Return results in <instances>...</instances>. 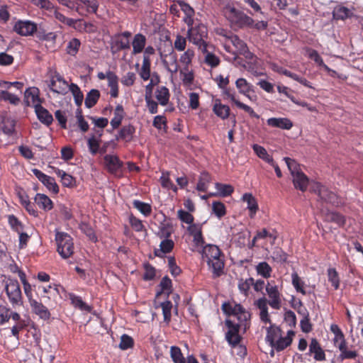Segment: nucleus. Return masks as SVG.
Instances as JSON below:
<instances>
[{
	"label": "nucleus",
	"instance_id": "36",
	"mask_svg": "<svg viewBox=\"0 0 363 363\" xmlns=\"http://www.w3.org/2000/svg\"><path fill=\"white\" fill-rule=\"evenodd\" d=\"M327 275L328 281L331 283L335 290H337L340 288V279L336 269L328 268Z\"/></svg>",
	"mask_w": 363,
	"mask_h": 363
},
{
	"label": "nucleus",
	"instance_id": "42",
	"mask_svg": "<svg viewBox=\"0 0 363 363\" xmlns=\"http://www.w3.org/2000/svg\"><path fill=\"white\" fill-rule=\"evenodd\" d=\"M68 88L74 96L75 104L77 106H80L84 99V95L80 91L79 86L77 84L72 83Z\"/></svg>",
	"mask_w": 363,
	"mask_h": 363
},
{
	"label": "nucleus",
	"instance_id": "59",
	"mask_svg": "<svg viewBox=\"0 0 363 363\" xmlns=\"http://www.w3.org/2000/svg\"><path fill=\"white\" fill-rule=\"evenodd\" d=\"M174 246V242L172 240L164 238L160 245V251L164 254L169 253L173 250Z\"/></svg>",
	"mask_w": 363,
	"mask_h": 363
},
{
	"label": "nucleus",
	"instance_id": "47",
	"mask_svg": "<svg viewBox=\"0 0 363 363\" xmlns=\"http://www.w3.org/2000/svg\"><path fill=\"white\" fill-rule=\"evenodd\" d=\"M162 310V314L164 316V321L169 324V323L171 321V311L172 308V303L170 301H166L160 304Z\"/></svg>",
	"mask_w": 363,
	"mask_h": 363
},
{
	"label": "nucleus",
	"instance_id": "53",
	"mask_svg": "<svg viewBox=\"0 0 363 363\" xmlns=\"http://www.w3.org/2000/svg\"><path fill=\"white\" fill-rule=\"evenodd\" d=\"M194 57V51L191 49H187L180 57L179 61L185 65L187 69L191 64L192 60Z\"/></svg>",
	"mask_w": 363,
	"mask_h": 363
},
{
	"label": "nucleus",
	"instance_id": "21",
	"mask_svg": "<svg viewBox=\"0 0 363 363\" xmlns=\"http://www.w3.org/2000/svg\"><path fill=\"white\" fill-rule=\"evenodd\" d=\"M242 199L247 203V209L249 210V216L253 218L257 213L259 206L256 199L250 193H245L242 195Z\"/></svg>",
	"mask_w": 363,
	"mask_h": 363
},
{
	"label": "nucleus",
	"instance_id": "25",
	"mask_svg": "<svg viewBox=\"0 0 363 363\" xmlns=\"http://www.w3.org/2000/svg\"><path fill=\"white\" fill-rule=\"evenodd\" d=\"M131 33L125 31L122 33L115 35V47L119 49L130 48V37Z\"/></svg>",
	"mask_w": 363,
	"mask_h": 363
},
{
	"label": "nucleus",
	"instance_id": "60",
	"mask_svg": "<svg viewBox=\"0 0 363 363\" xmlns=\"http://www.w3.org/2000/svg\"><path fill=\"white\" fill-rule=\"evenodd\" d=\"M150 83L146 86V89H145V95H147V94H150V95L152 96V90H153V87L158 84L160 83V76L158 75L157 73L156 72H154L152 74V77L150 78Z\"/></svg>",
	"mask_w": 363,
	"mask_h": 363
},
{
	"label": "nucleus",
	"instance_id": "33",
	"mask_svg": "<svg viewBox=\"0 0 363 363\" xmlns=\"http://www.w3.org/2000/svg\"><path fill=\"white\" fill-rule=\"evenodd\" d=\"M325 220L328 222L335 223L339 226H343L346 222L345 216L335 211H328L325 216Z\"/></svg>",
	"mask_w": 363,
	"mask_h": 363
},
{
	"label": "nucleus",
	"instance_id": "37",
	"mask_svg": "<svg viewBox=\"0 0 363 363\" xmlns=\"http://www.w3.org/2000/svg\"><path fill=\"white\" fill-rule=\"evenodd\" d=\"M151 60L150 58L143 57V65L139 72L140 77L144 80L147 81L150 79L151 76L150 72Z\"/></svg>",
	"mask_w": 363,
	"mask_h": 363
},
{
	"label": "nucleus",
	"instance_id": "61",
	"mask_svg": "<svg viewBox=\"0 0 363 363\" xmlns=\"http://www.w3.org/2000/svg\"><path fill=\"white\" fill-rule=\"evenodd\" d=\"M80 44V41L78 39H72L67 46V53L71 55H75L79 50Z\"/></svg>",
	"mask_w": 363,
	"mask_h": 363
},
{
	"label": "nucleus",
	"instance_id": "50",
	"mask_svg": "<svg viewBox=\"0 0 363 363\" xmlns=\"http://www.w3.org/2000/svg\"><path fill=\"white\" fill-rule=\"evenodd\" d=\"M145 101L146 103V107L148 109V111L151 114L157 113L158 111V101H155L152 99V96L150 94L147 95H145Z\"/></svg>",
	"mask_w": 363,
	"mask_h": 363
},
{
	"label": "nucleus",
	"instance_id": "38",
	"mask_svg": "<svg viewBox=\"0 0 363 363\" xmlns=\"http://www.w3.org/2000/svg\"><path fill=\"white\" fill-rule=\"evenodd\" d=\"M235 85L239 92L245 96H249L250 91H252V86L244 78L238 79L235 82Z\"/></svg>",
	"mask_w": 363,
	"mask_h": 363
},
{
	"label": "nucleus",
	"instance_id": "29",
	"mask_svg": "<svg viewBox=\"0 0 363 363\" xmlns=\"http://www.w3.org/2000/svg\"><path fill=\"white\" fill-rule=\"evenodd\" d=\"M309 351L311 353L314 354V359L315 360L323 361L325 359V352L316 339H312L309 345Z\"/></svg>",
	"mask_w": 363,
	"mask_h": 363
},
{
	"label": "nucleus",
	"instance_id": "62",
	"mask_svg": "<svg viewBox=\"0 0 363 363\" xmlns=\"http://www.w3.org/2000/svg\"><path fill=\"white\" fill-rule=\"evenodd\" d=\"M178 218L184 223L189 224L190 225L194 224V216L189 213L182 209H180L177 212Z\"/></svg>",
	"mask_w": 363,
	"mask_h": 363
},
{
	"label": "nucleus",
	"instance_id": "18",
	"mask_svg": "<svg viewBox=\"0 0 363 363\" xmlns=\"http://www.w3.org/2000/svg\"><path fill=\"white\" fill-rule=\"evenodd\" d=\"M213 112L222 120L227 119L230 115V108L228 105L223 104L220 99H216L213 105Z\"/></svg>",
	"mask_w": 363,
	"mask_h": 363
},
{
	"label": "nucleus",
	"instance_id": "9",
	"mask_svg": "<svg viewBox=\"0 0 363 363\" xmlns=\"http://www.w3.org/2000/svg\"><path fill=\"white\" fill-rule=\"evenodd\" d=\"M13 30L21 36L33 35L36 30V23L28 20H18L13 25Z\"/></svg>",
	"mask_w": 363,
	"mask_h": 363
},
{
	"label": "nucleus",
	"instance_id": "22",
	"mask_svg": "<svg viewBox=\"0 0 363 363\" xmlns=\"http://www.w3.org/2000/svg\"><path fill=\"white\" fill-rule=\"evenodd\" d=\"M189 233L193 237V241L197 246L204 243L202 235L201 226L199 224H192L187 228Z\"/></svg>",
	"mask_w": 363,
	"mask_h": 363
},
{
	"label": "nucleus",
	"instance_id": "57",
	"mask_svg": "<svg viewBox=\"0 0 363 363\" xmlns=\"http://www.w3.org/2000/svg\"><path fill=\"white\" fill-rule=\"evenodd\" d=\"M160 286L161 291L157 293V295L161 293L169 294L172 291V280L167 276L164 277L160 283Z\"/></svg>",
	"mask_w": 363,
	"mask_h": 363
},
{
	"label": "nucleus",
	"instance_id": "26",
	"mask_svg": "<svg viewBox=\"0 0 363 363\" xmlns=\"http://www.w3.org/2000/svg\"><path fill=\"white\" fill-rule=\"evenodd\" d=\"M146 41L147 39L144 35L135 34L132 42L133 54L137 55L142 52L145 47Z\"/></svg>",
	"mask_w": 363,
	"mask_h": 363
},
{
	"label": "nucleus",
	"instance_id": "7",
	"mask_svg": "<svg viewBox=\"0 0 363 363\" xmlns=\"http://www.w3.org/2000/svg\"><path fill=\"white\" fill-rule=\"evenodd\" d=\"M55 240L57 245V252L60 256L67 259L74 252L72 238L66 233L56 232Z\"/></svg>",
	"mask_w": 363,
	"mask_h": 363
},
{
	"label": "nucleus",
	"instance_id": "28",
	"mask_svg": "<svg viewBox=\"0 0 363 363\" xmlns=\"http://www.w3.org/2000/svg\"><path fill=\"white\" fill-rule=\"evenodd\" d=\"M155 98L161 106H166L169 103L170 94L169 89L164 86H157L155 92Z\"/></svg>",
	"mask_w": 363,
	"mask_h": 363
},
{
	"label": "nucleus",
	"instance_id": "14",
	"mask_svg": "<svg viewBox=\"0 0 363 363\" xmlns=\"http://www.w3.org/2000/svg\"><path fill=\"white\" fill-rule=\"evenodd\" d=\"M25 103L26 106H33L35 109L38 104H41L42 101L39 97V89L36 87H30L27 89L24 94Z\"/></svg>",
	"mask_w": 363,
	"mask_h": 363
},
{
	"label": "nucleus",
	"instance_id": "24",
	"mask_svg": "<svg viewBox=\"0 0 363 363\" xmlns=\"http://www.w3.org/2000/svg\"><path fill=\"white\" fill-rule=\"evenodd\" d=\"M280 335H282L281 328L274 324H271V325L267 328L265 339L266 341L269 342V345L272 347V345L274 344Z\"/></svg>",
	"mask_w": 363,
	"mask_h": 363
},
{
	"label": "nucleus",
	"instance_id": "10",
	"mask_svg": "<svg viewBox=\"0 0 363 363\" xmlns=\"http://www.w3.org/2000/svg\"><path fill=\"white\" fill-rule=\"evenodd\" d=\"M69 86L64 78L57 72L52 76L50 83L49 84V87L52 91L62 95L67 94Z\"/></svg>",
	"mask_w": 363,
	"mask_h": 363
},
{
	"label": "nucleus",
	"instance_id": "48",
	"mask_svg": "<svg viewBox=\"0 0 363 363\" xmlns=\"http://www.w3.org/2000/svg\"><path fill=\"white\" fill-rule=\"evenodd\" d=\"M232 44L235 47L238 51L240 53H245L247 50L246 43L239 38L238 35H232L229 38Z\"/></svg>",
	"mask_w": 363,
	"mask_h": 363
},
{
	"label": "nucleus",
	"instance_id": "4",
	"mask_svg": "<svg viewBox=\"0 0 363 363\" xmlns=\"http://www.w3.org/2000/svg\"><path fill=\"white\" fill-rule=\"evenodd\" d=\"M187 37L189 42L198 46L200 50H206V46L210 45L206 41L208 37L207 27L203 23H194L188 26Z\"/></svg>",
	"mask_w": 363,
	"mask_h": 363
},
{
	"label": "nucleus",
	"instance_id": "58",
	"mask_svg": "<svg viewBox=\"0 0 363 363\" xmlns=\"http://www.w3.org/2000/svg\"><path fill=\"white\" fill-rule=\"evenodd\" d=\"M98 77L100 79H104L106 78L108 79V85L111 87L109 94L111 97H113V74L110 71L106 73L99 72Z\"/></svg>",
	"mask_w": 363,
	"mask_h": 363
},
{
	"label": "nucleus",
	"instance_id": "52",
	"mask_svg": "<svg viewBox=\"0 0 363 363\" xmlns=\"http://www.w3.org/2000/svg\"><path fill=\"white\" fill-rule=\"evenodd\" d=\"M212 209L215 215L219 218L226 214L225 206L220 201H213L212 203Z\"/></svg>",
	"mask_w": 363,
	"mask_h": 363
},
{
	"label": "nucleus",
	"instance_id": "41",
	"mask_svg": "<svg viewBox=\"0 0 363 363\" xmlns=\"http://www.w3.org/2000/svg\"><path fill=\"white\" fill-rule=\"evenodd\" d=\"M256 271L259 275L267 279L271 277L272 269L267 262H262L256 266Z\"/></svg>",
	"mask_w": 363,
	"mask_h": 363
},
{
	"label": "nucleus",
	"instance_id": "31",
	"mask_svg": "<svg viewBox=\"0 0 363 363\" xmlns=\"http://www.w3.org/2000/svg\"><path fill=\"white\" fill-rule=\"evenodd\" d=\"M211 176L209 173L203 172L201 174L197 185L196 190L199 191L206 192L209 184L211 182Z\"/></svg>",
	"mask_w": 363,
	"mask_h": 363
},
{
	"label": "nucleus",
	"instance_id": "44",
	"mask_svg": "<svg viewBox=\"0 0 363 363\" xmlns=\"http://www.w3.org/2000/svg\"><path fill=\"white\" fill-rule=\"evenodd\" d=\"M169 172H162V176L160 179L161 185L163 188H165L168 190H172L174 192L177 191V187L174 184L172 181L169 177Z\"/></svg>",
	"mask_w": 363,
	"mask_h": 363
},
{
	"label": "nucleus",
	"instance_id": "49",
	"mask_svg": "<svg viewBox=\"0 0 363 363\" xmlns=\"http://www.w3.org/2000/svg\"><path fill=\"white\" fill-rule=\"evenodd\" d=\"M253 284L254 279L252 277H250L245 280L240 279L238 283V289L242 294L247 296L248 295L249 290Z\"/></svg>",
	"mask_w": 363,
	"mask_h": 363
},
{
	"label": "nucleus",
	"instance_id": "51",
	"mask_svg": "<svg viewBox=\"0 0 363 363\" xmlns=\"http://www.w3.org/2000/svg\"><path fill=\"white\" fill-rule=\"evenodd\" d=\"M255 235H257V238H258L259 240L265 239L266 238H272V244H274L277 238V234L276 231L273 230V232L271 233L266 228H262L259 230H257Z\"/></svg>",
	"mask_w": 363,
	"mask_h": 363
},
{
	"label": "nucleus",
	"instance_id": "27",
	"mask_svg": "<svg viewBox=\"0 0 363 363\" xmlns=\"http://www.w3.org/2000/svg\"><path fill=\"white\" fill-rule=\"evenodd\" d=\"M38 105V106H36V108L35 109L38 118L41 123L45 125H50L53 121L52 116L49 113V111L46 108L43 107L41 104Z\"/></svg>",
	"mask_w": 363,
	"mask_h": 363
},
{
	"label": "nucleus",
	"instance_id": "64",
	"mask_svg": "<svg viewBox=\"0 0 363 363\" xmlns=\"http://www.w3.org/2000/svg\"><path fill=\"white\" fill-rule=\"evenodd\" d=\"M125 115L123 106L118 105L115 108V129L118 128L121 124L122 120Z\"/></svg>",
	"mask_w": 363,
	"mask_h": 363
},
{
	"label": "nucleus",
	"instance_id": "43",
	"mask_svg": "<svg viewBox=\"0 0 363 363\" xmlns=\"http://www.w3.org/2000/svg\"><path fill=\"white\" fill-rule=\"evenodd\" d=\"M172 233V225L170 223H161L157 235L160 238H169Z\"/></svg>",
	"mask_w": 363,
	"mask_h": 363
},
{
	"label": "nucleus",
	"instance_id": "35",
	"mask_svg": "<svg viewBox=\"0 0 363 363\" xmlns=\"http://www.w3.org/2000/svg\"><path fill=\"white\" fill-rule=\"evenodd\" d=\"M133 206L145 217L150 216L152 213V206L150 203L143 202L140 200H133Z\"/></svg>",
	"mask_w": 363,
	"mask_h": 363
},
{
	"label": "nucleus",
	"instance_id": "39",
	"mask_svg": "<svg viewBox=\"0 0 363 363\" xmlns=\"http://www.w3.org/2000/svg\"><path fill=\"white\" fill-rule=\"evenodd\" d=\"M99 96L100 93L99 90L94 89L90 90L85 98V106L89 108L93 107L97 103Z\"/></svg>",
	"mask_w": 363,
	"mask_h": 363
},
{
	"label": "nucleus",
	"instance_id": "23",
	"mask_svg": "<svg viewBox=\"0 0 363 363\" xmlns=\"http://www.w3.org/2000/svg\"><path fill=\"white\" fill-rule=\"evenodd\" d=\"M16 121L8 116H2L0 121V129L6 135H11L14 132Z\"/></svg>",
	"mask_w": 363,
	"mask_h": 363
},
{
	"label": "nucleus",
	"instance_id": "12",
	"mask_svg": "<svg viewBox=\"0 0 363 363\" xmlns=\"http://www.w3.org/2000/svg\"><path fill=\"white\" fill-rule=\"evenodd\" d=\"M223 89V93L225 95V96L228 99H230L232 102H233L238 108L244 110L245 112L249 113V115L252 118H259V116L255 112V111L249 106L240 102V101L237 100L235 96V92L233 91L230 88H228L227 86L225 87Z\"/></svg>",
	"mask_w": 363,
	"mask_h": 363
},
{
	"label": "nucleus",
	"instance_id": "32",
	"mask_svg": "<svg viewBox=\"0 0 363 363\" xmlns=\"http://www.w3.org/2000/svg\"><path fill=\"white\" fill-rule=\"evenodd\" d=\"M352 12L345 6H337L333 11V18L335 20H345L352 16Z\"/></svg>",
	"mask_w": 363,
	"mask_h": 363
},
{
	"label": "nucleus",
	"instance_id": "45",
	"mask_svg": "<svg viewBox=\"0 0 363 363\" xmlns=\"http://www.w3.org/2000/svg\"><path fill=\"white\" fill-rule=\"evenodd\" d=\"M215 187L218 191L219 195L223 197L230 196L234 191V188L230 184L216 182L215 184Z\"/></svg>",
	"mask_w": 363,
	"mask_h": 363
},
{
	"label": "nucleus",
	"instance_id": "34",
	"mask_svg": "<svg viewBox=\"0 0 363 363\" xmlns=\"http://www.w3.org/2000/svg\"><path fill=\"white\" fill-rule=\"evenodd\" d=\"M291 283L296 291L302 295L306 294L305 289V282L300 278L297 272H294L291 274Z\"/></svg>",
	"mask_w": 363,
	"mask_h": 363
},
{
	"label": "nucleus",
	"instance_id": "54",
	"mask_svg": "<svg viewBox=\"0 0 363 363\" xmlns=\"http://www.w3.org/2000/svg\"><path fill=\"white\" fill-rule=\"evenodd\" d=\"M134 345V340L133 339L128 335H123L121 337V342L119 344V348L122 350H126L128 349L132 348Z\"/></svg>",
	"mask_w": 363,
	"mask_h": 363
},
{
	"label": "nucleus",
	"instance_id": "55",
	"mask_svg": "<svg viewBox=\"0 0 363 363\" xmlns=\"http://www.w3.org/2000/svg\"><path fill=\"white\" fill-rule=\"evenodd\" d=\"M167 118L164 115H158L155 116L152 122V125L158 130L167 128Z\"/></svg>",
	"mask_w": 363,
	"mask_h": 363
},
{
	"label": "nucleus",
	"instance_id": "19",
	"mask_svg": "<svg viewBox=\"0 0 363 363\" xmlns=\"http://www.w3.org/2000/svg\"><path fill=\"white\" fill-rule=\"evenodd\" d=\"M30 305L32 311L43 320H48L50 317V313L48 308L43 303L36 300L30 298Z\"/></svg>",
	"mask_w": 363,
	"mask_h": 363
},
{
	"label": "nucleus",
	"instance_id": "11",
	"mask_svg": "<svg viewBox=\"0 0 363 363\" xmlns=\"http://www.w3.org/2000/svg\"><path fill=\"white\" fill-rule=\"evenodd\" d=\"M269 300V305L274 309H279L281 305V294L277 285H272L269 282L265 286Z\"/></svg>",
	"mask_w": 363,
	"mask_h": 363
},
{
	"label": "nucleus",
	"instance_id": "15",
	"mask_svg": "<svg viewBox=\"0 0 363 363\" xmlns=\"http://www.w3.org/2000/svg\"><path fill=\"white\" fill-rule=\"evenodd\" d=\"M214 47L212 45L206 46V50H201L204 54L203 62L211 68L217 67L220 63V58L212 52Z\"/></svg>",
	"mask_w": 363,
	"mask_h": 363
},
{
	"label": "nucleus",
	"instance_id": "63",
	"mask_svg": "<svg viewBox=\"0 0 363 363\" xmlns=\"http://www.w3.org/2000/svg\"><path fill=\"white\" fill-rule=\"evenodd\" d=\"M129 223L131 225V227L136 231V232H141L145 229V226L143 224V222L139 218H136L133 215H130L129 217Z\"/></svg>",
	"mask_w": 363,
	"mask_h": 363
},
{
	"label": "nucleus",
	"instance_id": "40",
	"mask_svg": "<svg viewBox=\"0 0 363 363\" xmlns=\"http://www.w3.org/2000/svg\"><path fill=\"white\" fill-rule=\"evenodd\" d=\"M55 172L61 178V182L65 186L71 187L74 186L75 179L72 176L59 169H57Z\"/></svg>",
	"mask_w": 363,
	"mask_h": 363
},
{
	"label": "nucleus",
	"instance_id": "1",
	"mask_svg": "<svg viewBox=\"0 0 363 363\" xmlns=\"http://www.w3.org/2000/svg\"><path fill=\"white\" fill-rule=\"evenodd\" d=\"M221 309L225 315L235 316L238 320V323L230 319L225 320V325L228 328L225 335V340L232 348H235L242 340V336L239 334L240 328L242 325L246 327V323L250 320L251 315L241 304L235 302H224L221 306Z\"/></svg>",
	"mask_w": 363,
	"mask_h": 363
},
{
	"label": "nucleus",
	"instance_id": "6",
	"mask_svg": "<svg viewBox=\"0 0 363 363\" xmlns=\"http://www.w3.org/2000/svg\"><path fill=\"white\" fill-rule=\"evenodd\" d=\"M284 160L293 177L294 187L302 192L306 191L309 182L308 177L303 172L298 170L297 163L295 160L289 157H285Z\"/></svg>",
	"mask_w": 363,
	"mask_h": 363
},
{
	"label": "nucleus",
	"instance_id": "20",
	"mask_svg": "<svg viewBox=\"0 0 363 363\" xmlns=\"http://www.w3.org/2000/svg\"><path fill=\"white\" fill-rule=\"evenodd\" d=\"M267 123L269 126L283 130H290L293 127L291 121L286 118H270Z\"/></svg>",
	"mask_w": 363,
	"mask_h": 363
},
{
	"label": "nucleus",
	"instance_id": "17",
	"mask_svg": "<svg viewBox=\"0 0 363 363\" xmlns=\"http://www.w3.org/2000/svg\"><path fill=\"white\" fill-rule=\"evenodd\" d=\"M177 4H179L181 10L184 12L185 16L183 18L184 22L190 26L194 24V16L195 14L194 9L187 3L184 1L178 0Z\"/></svg>",
	"mask_w": 363,
	"mask_h": 363
},
{
	"label": "nucleus",
	"instance_id": "30",
	"mask_svg": "<svg viewBox=\"0 0 363 363\" xmlns=\"http://www.w3.org/2000/svg\"><path fill=\"white\" fill-rule=\"evenodd\" d=\"M35 203L45 211H50L52 208V201L45 194H37L35 197Z\"/></svg>",
	"mask_w": 363,
	"mask_h": 363
},
{
	"label": "nucleus",
	"instance_id": "5",
	"mask_svg": "<svg viewBox=\"0 0 363 363\" xmlns=\"http://www.w3.org/2000/svg\"><path fill=\"white\" fill-rule=\"evenodd\" d=\"M311 191L318 195L319 201L322 203H329L336 207L342 204L339 196L320 182H313L311 185Z\"/></svg>",
	"mask_w": 363,
	"mask_h": 363
},
{
	"label": "nucleus",
	"instance_id": "13",
	"mask_svg": "<svg viewBox=\"0 0 363 363\" xmlns=\"http://www.w3.org/2000/svg\"><path fill=\"white\" fill-rule=\"evenodd\" d=\"M135 133V128L131 124L123 125L115 135V140L124 143H130L133 139Z\"/></svg>",
	"mask_w": 363,
	"mask_h": 363
},
{
	"label": "nucleus",
	"instance_id": "2",
	"mask_svg": "<svg viewBox=\"0 0 363 363\" xmlns=\"http://www.w3.org/2000/svg\"><path fill=\"white\" fill-rule=\"evenodd\" d=\"M203 258L207 262L212 277L216 279L224 274V255L215 245H206L203 249Z\"/></svg>",
	"mask_w": 363,
	"mask_h": 363
},
{
	"label": "nucleus",
	"instance_id": "8",
	"mask_svg": "<svg viewBox=\"0 0 363 363\" xmlns=\"http://www.w3.org/2000/svg\"><path fill=\"white\" fill-rule=\"evenodd\" d=\"M4 290L11 303L21 305L22 303V294L18 281L16 279H8L6 281Z\"/></svg>",
	"mask_w": 363,
	"mask_h": 363
},
{
	"label": "nucleus",
	"instance_id": "16",
	"mask_svg": "<svg viewBox=\"0 0 363 363\" xmlns=\"http://www.w3.org/2000/svg\"><path fill=\"white\" fill-rule=\"evenodd\" d=\"M294 335L295 333L293 330H289L286 336L282 337L280 335L272 347L274 348L277 352L284 350L291 345Z\"/></svg>",
	"mask_w": 363,
	"mask_h": 363
},
{
	"label": "nucleus",
	"instance_id": "3",
	"mask_svg": "<svg viewBox=\"0 0 363 363\" xmlns=\"http://www.w3.org/2000/svg\"><path fill=\"white\" fill-rule=\"evenodd\" d=\"M221 12L229 21L232 28H242L244 27H250L252 26L254 23L251 17L236 9L231 2H228L224 5L221 9Z\"/></svg>",
	"mask_w": 363,
	"mask_h": 363
},
{
	"label": "nucleus",
	"instance_id": "46",
	"mask_svg": "<svg viewBox=\"0 0 363 363\" xmlns=\"http://www.w3.org/2000/svg\"><path fill=\"white\" fill-rule=\"evenodd\" d=\"M170 356L174 363H185V358L181 349L177 346H172L170 348Z\"/></svg>",
	"mask_w": 363,
	"mask_h": 363
},
{
	"label": "nucleus",
	"instance_id": "56",
	"mask_svg": "<svg viewBox=\"0 0 363 363\" xmlns=\"http://www.w3.org/2000/svg\"><path fill=\"white\" fill-rule=\"evenodd\" d=\"M272 258L276 262L286 263L287 262L288 255L281 248H276L273 251Z\"/></svg>",
	"mask_w": 363,
	"mask_h": 363
}]
</instances>
